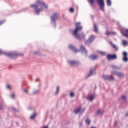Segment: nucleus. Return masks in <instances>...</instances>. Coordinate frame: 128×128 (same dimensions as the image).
I'll return each mask as SVG.
<instances>
[{"mask_svg": "<svg viewBox=\"0 0 128 128\" xmlns=\"http://www.w3.org/2000/svg\"><path fill=\"white\" fill-rule=\"evenodd\" d=\"M22 91L24 92V94H30V92L28 90L26 89V88H24L22 90Z\"/></svg>", "mask_w": 128, "mask_h": 128, "instance_id": "obj_29", "label": "nucleus"}, {"mask_svg": "<svg viewBox=\"0 0 128 128\" xmlns=\"http://www.w3.org/2000/svg\"><path fill=\"white\" fill-rule=\"evenodd\" d=\"M82 30V26H80V22L76 24V28L74 30H70L72 34L79 40H82L86 38V34L84 33L78 34V32Z\"/></svg>", "mask_w": 128, "mask_h": 128, "instance_id": "obj_2", "label": "nucleus"}, {"mask_svg": "<svg viewBox=\"0 0 128 128\" xmlns=\"http://www.w3.org/2000/svg\"><path fill=\"white\" fill-rule=\"evenodd\" d=\"M126 116H128V113H126Z\"/></svg>", "mask_w": 128, "mask_h": 128, "instance_id": "obj_47", "label": "nucleus"}, {"mask_svg": "<svg viewBox=\"0 0 128 128\" xmlns=\"http://www.w3.org/2000/svg\"><path fill=\"white\" fill-rule=\"evenodd\" d=\"M102 78L104 80H114V78L112 76L104 75Z\"/></svg>", "mask_w": 128, "mask_h": 128, "instance_id": "obj_12", "label": "nucleus"}, {"mask_svg": "<svg viewBox=\"0 0 128 128\" xmlns=\"http://www.w3.org/2000/svg\"><path fill=\"white\" fill-rule=\"evenodd\" d=\"M4 22H6L5 20H2V21H0V26L1 24H4Z\"/></svg>", "mask_w": 128, "mask_h": 128, "instance_id": "obj_41", "label": "nucleus"}, {"mask_svg": "<svg viewBox=\"0 0 128 128\" xmlns=\"http://www.w3.org/2000/svg\"><path fill=\"white\" fill-rule=\"evenodd\" d=\"M107 58L108 60H116L118 58V56H116V54H108L107 56Z\"/></svg>", "mask_w": 128, "mask_h": 128, "instance_id": "obj_9", "label": "nucleus"}, {"mask_svg": "<svg viewBox=\"0 0 128 128\" xmlns=\"http://www.w3.org/2000/svg\"><path fill=\"white\" fill-rule=\"evenodd\" d=\"M112 68H114L115 70H120V68L118 66H112Z\"/></svg>", "mask_w": 128, "mask_h": 128, "instance_id": "obj_33", "label": "nucleus"}, {"mask_svg": "<svg viewBox=\"0 0 128 128\" xmlns=\"http://www.w3.org/2000/svg\"><path fill=\"white\" fill-rule=\"evenodd\" d=\"M99 54H102V56H104V54H106L105 52H102V51L99 52Z\"/></svg>", "mask_w": 128, "mask_h": 128, "instance_id": "obj_39", "label": "nucleus"}, {"mask_svg": "<svg viewBox=\"0 0 128 128\" xmlns=\"http://www.w3.org/2000/svg\"><path fill=\"white\" fill-rule=\"evenodd\" d=\"M112 74H115V76H116L118 78H124V74L122 72H118L116 71H112L111 72Z\"/></svg>", "mask_w": 128, "mask_h": 128, "instance_id": "obj_7", "label": "nucleus"}, {"mask_svg": "<svg viewBox=\"0 0 128 128\" xmlns=\"http://www.w3.org/2000/svg\"><path fill=\"white\" fill-rule=\"evenodd\" d=\"M2 110V105H0V110Z\"/></svg>", "mask_w": 128, "mask_h": 128, "instance_id": "obj_44", "label": "nucleus"}, {"mask_svg": "<svg viewBox=\"0 0 128 128\" xmlns=\"http://www.w3.org/2000/svg\"><path fill=\"white\" fill-rule=\"evenodd\" d=\"M117 124H118V122H116L114 124L115 126H116Z\"/></svg>", "mask_w": 128, "mask_h": 128, "instance_id": "obj_46", "label": "nucleus"}, {"mask_svg": "<svg viewBox=\"0 0 128 128\" xmlns=\"http://www.w3.org/2000/svg\"><path fill=\"white\" fill-rule=\"evenodd\" d=\"M85 110H86V108H82V107H80L77 109L75 110H74V114H80H80H84Z\"/></svg>", "mask_w": 128, "mask_h": 128, "instance_id": "obj_8", "label": "nucleus"}, {"mask_svg": "<svg viewBox=\"0 0 128 128\" xmlns=\"http://www.w3.org/2000/svg\"><path fill=\"white\" fill-rule=\"evenodd\" d=\"M42 86V84L41 83H39L37 84V86H36V88L37 90H40V88Z\"/></svg>", "mask_w": 128, "mask_h": 128, "instance_id": "obj_28", "label": "nucleus"}, {"mask_svg": "<svg viewBox=\"0 0 128 128\" xmlns=\"http://www.w3.org/2000/svg\"><path fill=\"white\" fill-rule=\"evenodd\" d=\"M80 50L82 54H84L86 56L88 51L86 50V48H84V46H81L80 47Z\"/></svg>", "mask_w": 128, "mask_h": 128, "instance_id": "obj_15", "label": "nucleus"}, {"mask_svg": "<svg viewBox=\"0 0 128 128\" xmlns=\"http://www.w3.org/2000/svg\"><path fill=\"white\" fill-rule=\"evenodd\" d=\"M40 90H39V89H36V90H34L33 92V94H38V92H40Z\"/></svg>", "mask_w": 128, "mask_h": 128, "instance_id": "obj_30", "label": "nucleus"}, {"mask_svg": "<svg viewBox=\"0 0 128 128\" xmlns=\"http://www.w3.org/2000/svg\"><path fill=\"white\" fill-rule=\"evenodd\" d=\"M106 2L108 6H112V1H110V0H106Z\"/></svg>", "mask_w": 128, "mask_h": 128, "instance_id": "obj_27", "label": "nucleus"}, {"mask_svg": "<svg viewBox=\"0 0 128 128\" xmlns=\"http://www.w3.org/2000/svg\"><path fill=\"white\" fill-rule=\"evenodd\" d=\"M127 128H128V124L127 125Z\"/></svg>", "mask_w": 128, "mask_h": 128, "instance_id": "obj_49", "label": "nucleus"}, {"mask_svg": "<svg viewBox=\"0 0 128 128\" xmlns=\"http://www.w3.org/2000/svg\"><path fill=\"white\" fill-rule=\"evenodd\" d=\"M30 7L34 8L35 14L38 16L42 12L48 8V5L45 4L42 0H36L35 4H31Z\"/></svg>", "mask_w": 128, "mask_h": 128, "instance_id": "obj_1", "label": "nucleus"}, {"mask_svg": "<svg viewBox=\"0 0 128 128\" xmlns=\"http://www.w3.org/2000/svg\"><path fill=\"white\" fill-rule=\"evenodd\" d=\"M36 82H38H38H40V80L36 79Z\"/></svg>", "mask_w": 128, "mask_h": 128, "instance_id": "obj_45", "label": "nucleus"}, {"mask_svg": "<svg viewBox=\"0 0 128 128\" xmlns=\"http://www.w3.org/2000/svg\"><path fill=\"white\" fill-rule=\"evenodd\" d=\"M36 118V113H34L33 114L31 115L30 116V120H34Z\"/></svg>", "mask_w": 128, "mask_h": 128, "instance_id": "obj_24", "label": "nucleus"}, {"mask_svg": "<svg viewBox=\"0 0 128 128\" xmlns=\"http://www.w3.org/2000/svg\"><path fill=\"white\" fill-rule=\"evenodd\" d=\"M68 64L70 66H79V64H80V62L76 60H68Z\"/></svg>", "mask_w": 128, "mask_h": 128, "instance_id": "obj_6", "label": "nucleus"}, {"mask_svg": "<svg viewBox=\"0 0 128 128\" xmlns=\"http://www.w3.org/2000/svg\"><path fill=\"white\" fill-rule=\"evenodd\" d=\"M106 36H110V34L114 35V34H116V32H110L108 31H106Z\"/></svg>", "mask_w": 128, "mask_h": 128, "instance_id": "obj_22", "label": "nucleus"}, {"mask_svg": "<svg viewBox=\"0 0 128 128\" xmlns=\"http://www.w3.org/2000/svg\"><path fill=\"white\" fill-rule=\"evenodd\" d=\"M88 2L92 4V6H94V0H88Z\"/></svg>", "mask_w": 128, "mask_h": 128, "instance_id": "obj_32", "label": "nucleus"}, {"mask_svg": "<svg viewBox=\"0 0 128 128\" xmlns=\"http://www.w3.org/2000/svg\"><path fill=\"white\" fill-rule=\"evenodd\" d=\"M58 94H60V86H57L55 92L53 94V96H56Z\"/></svg>", "mask_w": 128, "mask_h": 128, "instance_id": "obj_16", "label": "nucleus"}, {"mask_svg": "<svg viewBox=\"0 0 128 128\" xmlns=\"http://www.w3.org/2000/svg\"><path fill=\"white\" fill-rule=\"evenodd\" d=\"M128 41L126 40H123L122 44H123V46H126L128 44Z\"/></svg>", "mask_w": 128, "mask_h": 128, "instance_id": "obj_31", "label": "nucleus"}, {"mask_svg": "<svg viewBox=\"0 0 128 128\" xmlns=\"http://www.w3.org/2000/svg\"><path fill=\"white\" fill-rule=\"evenodd\" d=\"M10 96L12 98H13L14 100V98H16V94L12 93Z\"/></svg>", "mask_w": 128, "mask_h": 128, "instance_id": "obj_34", "label": "nucleus"}, {"mask_svg": "<svg viewBox=\"0 0 128 128\" xmlns=\"http://www.w3.org/2000/svg\"><path fill=\"white\" fill-rule=\"evenodd\" d=\"M79 126H82V122H79Z\"/></svg>", "mask_w": 128, "mask_h": 128, "instance_id": "obj_42", "label": "nucleus"}, {"mask_svg": "<svg viewBox=\"0 0 128 128\" xmlns=\"http://www.w3.org/2000/svg\"><path fill=\"white\" fill-rule=\"evenodd\" d=\"M89 58H90V60H98V56L97 55H90V56H89Z\"/></svg>", "mask_w": 128, "mask_h": 128, "instance_id": "obj_19", "label": "nucleus"}, {"mask_svg": "<svg viewBox=\"0 0 128 128\" xmlns=\"http://www.w3.org/2000/svg\"><path fill=\"white\" fill-rule=\"evenodd\" d=\"M94 99V96L92 94H89L87 96V100L88 102H93Z\"/></svg>", "mask_w": 128, "mask_h": 128, "instance_id": "obj_17", "label": "nucleus"}, {"mask_svg": "<svg viewBox=\"0 0 128 128\" xmlns=\"http://www.w3.org/2000/svg\"><path fill=\"white\" fill-rule=\"evenodd\" d=\"M96 114H97V116H102V114H104V111L98 109L96 112Z\"/></svg>", "mask_w": 128, "mask_h": 128, "instance_id": "obj_20", "label": "nucleus"}, {"mask_svg": "<svg viewBox=\"0 0 128 128\" xmlns=\"http://www.w3.org/2000/svg\"><path fill=\"white\" fill-rule=\"evenodd\" d=\"M12 108L14 112H20V110H18V109L16 108L13 107Z\"/></svg>", "mask_w": 128, "mask_h": 128, "instance_id": "obj_37", "label": "nucleus"}, {"mask_svg": "<svg viewBox=\"0 0 128 128\" xmlns=\"http://www.w3.org/2000/svg\"><path fill=\"white\" fill-rule=\"evenodd\" d=\"M126 33H124L122 31H121V33L124 36H126V38H128V29L126 30Z\"/></svg>", "mask_w": 128, "mask_h": 128, "instance_id": "obj_23", "label": "nucleus"}, {"mask_svg": "<svg viewBox=\"0 0 128 128\" xmlns=\"http://www.w3.org/2000/svg\"><path fill=\"white\" fill-rule=\"evenodd\" d=\"M0 54H4L7 56H9V58H16V56H20L18 54L16 53V52H3L2 50H0Z\"/></svg>", "mask_w": 128, "mask_h": 128, "instance_id": "obj_3", "label": "nucleus"}, {"mask_svg": "<svg viewBox=\"0 0 128 128\" xmlns=\"http://www.w3.org/2000/svg\"><path fill=\"white\" fill-rule=\"evenodd\" d=\"M34 54H39L40 52L38 51H34L33 52Z\"/></svg>", "mask_w": 128, "mask_h": 128, "instance_id": "obj_40", "label": "nucleus"}, {"mask_svg": "<svg viewBox=\"0 0 128 128\" xmlns=\"http://www.w3.org/2000/svg\"><path fill=\"white\" fill-rule=\"evenodd\" d=\"M70 98H74V92H71L70 94Z\"/></svg>", "mask_w": 128, "mask_h": 128, "instance_id": "obj_36", "label": "nucleus"}, {"mask_svg": "<svg viewBox=\"0 0 128 128\" xmlns=\"http://www.w3.org/2000/svg\"><path fill=\"white\" fill-rule=\"evenodd\" d=\"M121 98L122 100H126V96H122Z\"/></svg>", "mask_w": 128, "mask_h": 128, "instance_id": "obj_38", "label": "nucleus"}, {"mask_svg": "<svg viewBox=\"0 0 128 128\" xmlns=\"http://www.w3.org/2000/svg\"><path fill=\"white\" fill-rule=\"evenodd\" d=\"M94 32H96V34H98V26L96 23L94 24Z\"/></svg>", "mask_w": 128, "mask_h": 128, "instance_id": "obj_14", "label": "nucleus"}, {"mask_svg": "<svg viewBox=\"0 0 128 128\" xmlns=\"http://www.w3.org/2000/svg\"><path fill=\"white\" fill-rule=\"evenodd\" d=\"M94 38H96V36L92 35L90 37L88 40L86 42V44H92V41L94 40Z\"/></svg>", "mask_w": 128, "mask_h": 128, "instance_id": "obj_11", "label": "nucleus"}, {"mask_svg": "<svg viewBox=\"0 0 128 128\" xmlns=\"http://www.w3.org/2000/svg\"><path fill=\"white\" fill-rule=\"evenodd\" d=\"M96 2L99 5L100 9L102 10V12H104V0H97Z\"/></svg>", "mask_w": 128, "mask_h": 128, "instance_id": "obj_5", "label": "nucleus"}, {"mask_svg": "<svg viewBox=\"0 0 128 128\" xmlns=\"http://www.w3.org/2000/svg\"><path fill=\"white\" fill-rule=\"evenodd\" d=\"M58 14L57 12H54L53 14L50 16V22L51 23L54 22V27L56 28V21L58 20Z\"/></svg>", "mask_w": 128, "mask_h": 128, "instance_id": "obj_4", "label": "nucleus"}, {"mask_svg": "<svg viewBox=\"0 0 128 128\" xmlns=\"http://www.w3.org/2000/svg\"><path fill=\"white\" fill-rule=\"evenodd\" d=\"M6 88L8 90H12V85L8 84L6 86Z\"/></svg>", "mask_w": 128, "mask_h": 128, "instance_id": "obj_25", "label": "nucleus"}, {"mask_svg": "<svg viewBox=\"0 0 128 128\" xmlns=\"http://www.w3.org/2000/svg\"><path fill=\"white\" fill-rule=\"evenodd\" d=\"M94 74H96V69H94V68H90V73L87 76V77L92 76H94Z\"/></svg>", "mask_w": 128, "mask_h": 128, "instance_id": "obj_13", "label": "nucleus"}, {"mask_svg": "<svg viewBox=\"0 0 128 128\" xmlns=\"http://www.w3.org/2000/svg\"><path fill=\"white\" fill-rule=\"evenodd\" d=\"M92 18H94V16H92Z\"/></svg>", "mask_w": 128, "mask_h": 128, "instance_id": "obj_48", "label": "nucleus"}, {"mask_svg": "<svg viewBox=\"0 0 128 128\" xmlns=\"http://www.w3.org/2000/svg\"><path fill=\"white\" fill-rule=\"evenodd\" d=\"M69 48H70V50H72L74 52H78V50L76 49V46H74L72 45H70L69 46Z\"/></svg>", "mask_w": 128, "mask_h": 128, "instance_id": "obj_18", "label": "nucleus"}, {"mask_svg": "<svg viewBox=\"0 0 128 128\" xmlns=\"http://www.w3.org/2000/svg\"><path fill=\"white\" fill-rule=\"evenodd\" d=\"M110 44H111V46H112L113 48H114L115 50H118V46H116L114 44H113L112 42H110Z\"/></svg>", "mask_w": 128, "mask_h": 128, "instance_id": "obj_21", "label": "nucleus"}, {"mask_svg": "<svg viewBox=\"0 0 128 128\" xmlns=\"http://www.w3.org/2000/svg\"><path fill=\"white\" fill-rule=\"evenodd\" d=\"M69 12L71 14H74V8H70L69 10Z\"/></svg>", "mask_w": 128, "mask_h": 128, "instance_id": "obj_35", "label": "nucleus"}, {"mask_svg": "<svg viewBox=\"0 0 128 128\" xmlns=\"http://www.w3.org/2000/svg\"><path fill=\"white\" fill-rule=\"evenodd\" d=\"M42 128H48V126H43L42 127Z\"/></svg>", "mask_w": 128, "mask_h": 128, "instance_id": "obj_43", "label": "nucleus"}, {"mask_svg": "<svg viewBox=\"0 0 128 128\" xmlns=\"http://www.w3.org/2000/svg\"><path fill=\"white\" fill-rule=\"evenodd\" d=\"M123 58L122 59V60L124 62H128V52H123Z\"/></svg>", "mask_w": 128, "mask_h": 128, "instance_id": "obj_10", "label": "nucleus"}, {"mask_svg": "<svg viewBox=\"0 0 128 128\" xmlns=\"http://www.w3.org/2000/svg\"><path fill=\"white\" fill-rule=\"evenodd\" d=\"M85 122H86V124L88 125L90 124V119L89 118H87Z\"/></svg>", "mask_w": 128, "mask_h": 128, "instance_id": "obj_26", "label": "nucleus"}]
</instances>
